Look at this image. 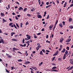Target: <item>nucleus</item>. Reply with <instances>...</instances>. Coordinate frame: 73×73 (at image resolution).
I'll return each instance as SVG.
<instances>
[{
    "label": "nucleus",
    "mask_w": 73,
    "mask_h": 73,
    "mask_svg": "<svg viewBox=\"0 0 73 73\" xmlns=\"http://www.w3.org/2000/svg\"><path fill=\"white\" fill-rule=\"evenodd\" d=\"M19 50V48H17L15 47H13V49L12 52H13L14 53H16V52L15 51V50Z\"/></svg>",
    "instance_id": "nucleus-1"
},
{
    "label": "nucleus",
    "mask_w": 73,
    "mask_h": 73,
    "mask_svg": "<svg viewBox=\"0 0 73 73\" xmlns=\"http://www.w3.org/2000/svg\"><path fill=\"white\" fill-rule=\"evenodd\" d=\"M26 37H27V38L28 40H29V39H31V36L30 35H26Z\"/></svg>",
    "instance_id": "nucleus-2"
},
{
    "label": "nucleus",
    "mask_w": 73,
    "mask_h": 73,
    "mask_svg": "<svg viewBox=\"0 0 73 73\" xmlns=\"http://www.w3.org/2000/svg\"><path fill=\"white\" fill-rule=\"evenodd\" d=\"M69 61H70V64H73V59H70Z\"/></svg>",
    "instance_id": "nucleus-3"
},
{
    "label": "nucleus",
    "mask_w": 73,
    "mask_h": 73,
    "mask_svg": "<svg viewBox=\"0 0 73 73\" xmlns=\"http://www.w3.org/2000/svg\"><path fill=\"white\" fill-rule=\"evenodd\" d=\"M6 56H8V58H12V56H10V55L7 54V53L6 54Z\"/></svg>",
    "instance_id": "nucleus-4"
},
{
    "label": "nucleus",
    "mask_w": 73,
    "mask_h": 73,
    "mask_svg": "<svg viewBox=\"0 0 73 73\" xmlns=\"http://www.w3.org/2000/svg\"><path fill=\"white\" fill-rule=\"evenodd\" d=\"M58 50H57L56 52L53 55V56H56V55H57L58 54Z\"/></svg>",
    "instance_id": "nucleus-5"
},
{
    "label": "nucleus",
    "mask_w": 73,
    "mask_h": 73,
    "mask_svg": "<svg viewBox=\"0 0 73 73\" xmlns=\"http://www.w3.org/2000/svg\"><path fill=\"white\" fill-rule=\"evenodd\" d=\"M71 40V39L70 38H69L67 39V40L66 41V42H70V41Z\"/></svg>",
    "instance_id": "nucleus-6"
},
{
    "label": "nucleus",
    "mask_w": 73,
    "mask_h": 73,
    "mask_svg": "<svg viewBox=\"0 0 73 73\" xmlns=\"http://www.w3.org/2000/svg\"><path fill=\"white\" fill-rule=\"evenodd\" d=\"M53 25H50L49 27V29H50V31H51V30H52V28H53Z\"/></svg>",
    "instance_id": "nucleus-7"
},
{
    "label": "nucleus",
    "mask_w": 73,
    "mask_h": 73,
    "mask_svg": "<svg viewBox=\"0 0 73 73\" xmlns=\"http://www.w3.org/2000/svg\"><path fill=\"white\" fill-rule=\"evenodd\" d=\"M37 17L38 19H41L42 18V16L40 15H38Z\"/></svg>",
    "instance_id": "nucleus-8"
},
{
    "label": "nucleus",
    "mask_w": 73,
    "mask_h": 73,
    "mask_svg": "<svg viewBox=\"0 0 73 73\" xmlns=\"http://www.w3.org/2000/svg\"><path fill=\"white\" fill-rule=\"evenodd\" d=\"M63 40H64V38H60V42H61V43L62 42V41H63Z\"/></svg>",
    "instance_id": "nucleus-9"
},
{
    "label": "nucleus",
    "mask_w": 73,
    "mask_h": 73,
    "mask_svg": "<svg viewBox=\"0 0 73 73\" xmlns=\"http://www.w3.org/2000/svg\"><path fill=\"white\" fill-rule=\"evenodd\" d=\"M12 40L13 41H18V40L16 39L15 38H13L12 39Z\"/></svg>",
    "instance_id": "nucleus-10"
},
{
    "label": "nucleus",
    "mask_w": 73,
    "mask_h": 73,
    "mask_svg": "<svg viewBox=\"0 0 73 73\" xmlns=\"http://www.w3.org/2000/svg\"><path fill=\"white\" fill-rule=\"evenodd\" d=\"M73 68V66H72L70 68H69L68 69V71H69V70H72V69Z\"/></svg>",
    "instance_id": "nucleus-11"
},
{
    "label": "nucleus",
    "mask_w": 73,
    "mask_h": 73,
    "mask_svg": "<svg viewBox=\"0 0 73 73\" xmlns=\"http://www.w3.org/2000/svg\"><path fill=\"white\" fill-rule=\"evenodd\" d=\"M38 26H37L36 25L35 26H34V28L36 29H36H38Z\"/></svg>",
    "instance_id": "nucleus-12"
},
{
    "label": "nucleus",
    "mask_w": 73,
    "mask_h": 73,
    "mask_svg": "<svg viewBox=\"0 0 73 73\" xmlns=\"http://www.w3.org/2000/svg\"><path fill=\"white\" fill-rule=\"evenodd\" d=\"M63 50L61 51V52L62 53H64V52H65V50H66V49H65V48H63Z\"/></svg>",
    "instance_id": "nucleus-13"
},
{
    "label": "nucleus",
    "mask_w": 73,
    "mask_h": 73,
    "mask_svg": "<svg viewBox=\"0 0 73 73\" xmlns=\"http://www.w3.org/2000/svg\"><path fill=\"white\" fill-rule=\"evenodd\" d=\"M1 41V43H3V44H4V40L3 39L1 38L0 39Z\"/></svg>",
    "instance_id": "nucleus-14"
},
{
    "label": "nucleus",
    "mask_w": 73,
    "mask_h": 73,
    "mask_svg": "<svg viewBox=\"0 0 73 73\" xmlns=\"http://www.w3.org/2000/svg\"><path fill=\"white\" fill-rule=\"evenodd\" d=\"M68 21H69L70 23V22L72 21V19L70 18L69 19Z\"/></svg>",
    "instance_id": "nucleus-15"
},
{
    "label": "nucleus",
    "mask_w": 73,
    "mask_h": 73,
    "mask_svg": "<svg viewBox=\"0 0 73 73\" xmlns=\"http://www.w3.org/2000/svg\"><path fill=\"white\" fill-rule=\"evenodd\" d=\"M14 34H15V33H14V32L11 33V37H12V36H13Z\"/></svg>",
    "instance_id": "nucleus-16"
},
{
    "label": "nucleus",
    "mask_w": 73,
    "mask_h": 73,
    "mask_svg": "<svg viewBox=\"0 0 73 73\" xmlns=\"http://www.w3.org/2000/svg\"><path fill=\"white\" fill-rule=\"evenodd\" d=\"M59 26L61 28H62V27H63V26H62V23H60L59 24Z\"/></svg>",
    "instance_id": "nucleus-17"
},
{
    "label": "nucleus",
    "mask_w": 73,
    "mask_h": 73,
    "mask_svg": "<svg viewBox=\"0 0 73 73\" xmlns=\"http://www.w3.org/2000/svg\"><path fill=\"white\" fill-rule=\"evenodd\" d=\"M1 16H2V17H3V16H4V13H1Z\"/></svg>",
    "instance_id": "nucleus-18"
},
{
    "label": "nucleus",
    "mask_w": 73,
    "mask_h": 73,
    "mask_svg": "<svg viewBox=\"0 0 73 73\" xmlns=\"http://www.w3.org/2000/svg\"><path fill=\"white\" fill-rule=\"evenodd\" d=\"M58 20H56L55 22V25H57V23H58Z\"/></svg>",
    "instance_id": "nucleus-19"
},
{
    "label": "nucleus",
    "mask_w": 73,
    "mask_h": 73,
    "mask_svg": "<svg viewBox=\"0 0 73 73\" xmlns=\"http://www.w3.org/2000/svg\"><path fill=\"white\" fill-rule=\"evenodd\" d=\"M66 58V55L64 54L63 59L65 60Z\"/></svg>",
    "instance_id": "nucleus-20"
},
{
    "label": "nucleus",
    "mask_w": 73,
    "mask_h": 73,
    "mask_svg": "<svg viewBox=\"0 0 73 73\" xmlns=\"http://www.w3.org/2000/svg\"><path fill=\"white\" fill-rule=\"evenodd\" d=\"M18 9L19 11H21V10H23V8H22V7H20Z\"/></svg>",
    "instance_id": "nucleus-21"
},
{
    "label": "nucleus",
    "mask_w": 73,
    "mask_h": 73,
    "mask_svg": "<svg viewBox=\"0 0 73 73\" xmlns=\"http://www.w3.org/2000/svg\"><path fill=\"white\" fill-rule=\"evenodd\" d=\"M67 4V3H66V2H65V3L64 4V6H63V7H64V8H65V7H66V5Z\"/></svg>",
    "instance_id": "nucleus-22"
},
{
    "label": "nucleus",
    "mask_w": 73,
    "mask_h": 73,
    "mask_svg": "<svg viewBox=\"0 0 73 73\" xmlns=\"http://www.w3.org/2000/svg\"><path fill=\"white\" fill-rule=\"evenodd\" d=\"M40 54H41L42 56H43V53H42V51H41L40 52Z\"/></svg>",
    "instance_id": "nucleus-23"
},
{
    "label": "nucleus",
    "mask_w": 73,
    "mask_h": 73,
    "mask_svg": "<svg viewBox=\"0 0 73 73\" xmlns=\"http://www.w3.org/2000/svg\"><path fill=\"white\" fill-rule=\"evenodd\" d=\"M57 25H55L53 27V31H54V29H55V28H56V26Z\"/></svg>",
    "instance_id": "nucleus-24"
},
{
    "label": "nucleus",
    "mask_w": 73,
    "mask_h": 73,
    "mask_svg": "<svg viewBox=\"0 0 73 73\" xmlns=\"http://www.w3.org/2000/svg\"><path fill=\"white\" fill-rule=\"evenodd\" d=\"M3 23H4L5 22H7V21L5 20L4 19V18L3 19Z\"/></svg>",
    "instance_id": "nucleus-25"
},
{
    "label": "nucleus",
    "mask_w": 73,
    "mask_h": 73,
    "mask_svg": "<svg viewBox=\"0 0 73 73\" xmlns=\"http://www.w3.org/2000/svg\"><path fill=\"white\" fill-rule=\"evenodd\" d=\"M11 68L12 70H13V69H15V68L14 66H11Z\"/></svg>",
    "instance_id": "nucleus-26"
},
{
    "label": "nucleus",
    "mask_w": 73,
    "mask_h": 73,
    "mask_svg": "<svg viewBox=\"0 0 73 73\" xmlns=\"http://www.w3.org/2000/svg\"><path fill=\"white\" fill-rule=\"evenodd\" d=\"M25 54L26 55V56H28V54L27 53V51H25Z\"/></svg>",
    "instance_id": "nucleus-27"
},
{
    "label": "nucleus",
    "mask_w": 73,
    "mask_h": 73,
    "mask_svg": "<svg viewBox=\"0 0 73 73\" xmlns=\"http://www.w3.org/2000/svg\"><path fill=\"white\" fill-rule=\"evenodd\" d=\"M43 64V62H41L38 65L39 66H40Z\"/></svg>",
    "instance_id": "nucleus-28"
},
{
    "label": "nucleus",
    "mask_w": 73,
    "mask_h": 73,
    "mask_svg": "<svg viewBox=\"0 0 73 73\" xmlns=\"http://www.w3.org/2000/svg\"><path fill=\"white\" fill-rule=\"evenodd\" d=\"M18 62H22L23 61V60L21 59H19L18 60Z\"/></svg>",
    "instance_id": "nucleus-29"
},
{
    "label": "nucleus",
    "mask_w": 73,
    "mask_h": 73,
    "mask_svg": "<svg viewBox=\"0 0 73 73\" xmlns=\"http://www.w3.org/2000/svg\"><path fill=\"white\" fill-rule=\"evenodd\" d=\"M56 66H54L52 68V69H56Z\"/></svg>",
    "instance_id": "nucleus-30"
},
{
    "label": "nucleus",
    "mask_w": 73,
    "mask_h": 73,
    "mask_svg": "<svg viewBox=\"0 0 73 73\" xmlns=\"http://www.w3.org/2000/svg\"><path fill=\"white\" fill-rule=\"evenodd\" d=\"M23 25V23H20L21 28H22L23 27V26H22Z\"/></svg>",
    "instance_id": "nucleus-31"
},
{
    "label": "nucleus",
    "mask_w": 73,
    "mask_h": 73,
    "mask_svg": "<svg viewBox=\"0 0 73 73\" xmlns=\"http://www.w3.org/2000/svg\"><path fill=\"white\" fill-rule=\"evenodd\" d=\"M5 70H6V72H7V73H10V72H9V71L8 70H7V68L5 69Z\"/></svg>",
    "instance_id": "nucleus-32"
},
{
    "label": "nucleus",
    "mask_w": 73,
    "mask_h": 73,
    "mask_svg": "<svg viewBox=\"0 0 73 73\" xmlns=\"http://www.w3.org/2000/svg\"><path fill=\"white\" fill-rule=\"evenodd\" d=\"M49 17H49V15H47V16L46 19H49Z\"/></svg>",
    "instance_id": "nucleus-33"
},
{
    "label": "nucleus",
    "mask_w": 73,
    "mask_h": 73,
    "mask_svg": "<svg viewBox=\"0 0 73 73\" xmlns=\"http://www.w3.org/2000/svg\"><path fill=\"white\" fill-rule=\"evenodd\" d=\"M51 71H55V72H58V70H51Z\"/></svg>",
    "instance_id": "nucleus-34"
},
{
    "label": "nucleus",
    "mask_w": 73,
    "mask_h": 73,
    "mask_svg": "<svg viewBox=\"0 0 73 73\" xmlns=\"http://www.w3.org/2000/svg\"><path fill=\"white\" fill-rule=\"evenodd\" d=\"M27 8H25L23 10V11L24 12H25V11H27Z\"/></svg>",
    "instance_id": "nucleus-35"
},
{
    "label": "nucleus",
    "mask_w": 73,
    "mask_h": 73,
    "mask_svg": "<svg viewBox=\"0 0 73 73\" xmlns=\"http://www.w3.org/2000/svg\"><path fill=\"white\" fill-rule=\"evenodd\" d=\"M13 23H11L9 24V26H11L12 25H13Z\"/></svg>",
    "instance_id": "nucleus-36"
},
{
    "label": "nucleus",
    "mask_w": 73,
    "mask_h": 73,
    "mask_svg": "<svg viewBox=\"0 0 73 73\" xmlns=\"http://www.w3.org/2000/svg\"><path fill=\"white\" fill-rule=\"evenodd\" d=\"M62 23H63V25H64H64H65V21H63L62 22Z\"/></svg>",
    "instance_id": "nucleus-37"
},
{
    "label": "nucleus",
    "mask_w": 73,
    "mask_h": 73,
    "mask_svg": "<svg viewBox=\"0 0 73 73\" xmlns=\"http://www.w3.org/2000/svg\"><path fill=\"white\" fill-rule=\"evenodd\" d=\"M52 65L54 66H56V64L55 63H51Z\"/></svg>",
    "instance_id": "nucleus-38"
},
{
    "label": "nucleus",
    "mask_w": 73,
    "mask_h": 73,
    "mask_svg": "<svg viewBox=\"0 0 73 73\" xmlns=\"http://www.w3.org/2000/svg\"><path fill=\"white\" fill-rule=\"evenodd\" d=\"M68 52H65V54H64V55H66V54H68Z\"/></svg>",
    "instance_id": "nucleus-39"
},
{
    "label": "nucleus",
    "mask_w": 73,
    "mask_h": 73,
    "mask_svg": "<svg viewBox=\"0 0 73 73\" xmlns=\"http://www.w3.org/2000/svg\"><path fill=\"white\" fill-rule=\"evenodd\" d=\"M55 58H56V57H54L52 59V61H54V60L55 59Z\"/></svg>",
    "instance_id": "nucleus-40"
},
{
    "label": "nucleus",
    "mask_w": 73,
    "mask_h": 73,
    "mask_svg": "<svg viewBox=\"0 0 73 73\" xmlns=\"http://www.w3.org/2000/svg\"><path fill=\"white\" fill-rule=\"evenodd\" d=\"M58 61H61L62 60L61 58H58Z\"/></svg>",
    "instance_id": "nucleus-41"
},
{
    "label": "nucleus",
    "mask_w": 73,
    "mask_h": 73,
    "mask_svg": "<svg viewBox=\"0 0 73 73\" xmlns=\"http://www.w3.org/2000/svg\"><path fill=\"white\" fill-rule=\"evenodd\" d=\"M25 63H26V64H29L30 63V62L27 61V62H25Z\"/></svg>",
    "instance_id": "nucleus-42"
},
{
    "label": "nucleus",
    "mask_w": 73,
    "mask_h": 73,
    "mask_svg": "<svg viewBox=\"0 0 73 73\" xmlns=\"http://www.w3.org/2000/svg\"><path fill=\"white\" fill-rule=\"evenodd\" d=\"M27 16H28L29 17H31V16H32L31 15L29 14H27Z\"/></svg>",
    "instance_id": "nucleus-43"
},
{
    "label": "nucleus",
    "mask_w": 73,
    "mask_h": 73,
    "mask_svg": "<svg viewBox=\"0 0 73 73\" xmlns=\"http://www.w3.org/2000/svg\"><path fill=\"white\" fill-rule=\"evenodd\" d=\"M66 49L67 50H69V47L68 46H67Z\"/></svg>",
    "instance_id": "nucleus-44"
},
{
    "label": "nucleus",
    "mask_w": 73,
    "mask_h": 73,
    "mask_svg": "<svg viewBox=\"0 0 73 73\" xmlns=\"http://www.w3.org/2000/svg\"><path fill=\"white\" fill-rule=\"evenodd\" d=\"M34 37L35 38H37V36L36 35H35L34 36Z\"/></svg>",
    "instance_id": "nucleus-45"
},
{
    "label": "nucleus",
    "mask_w": 73,
    "mask_h": 73,
    "mask_svg": "<svg viewBox=\"0 0 73 73\" xmlns=\"http://www.w3.org/2000/svg\"><path fill=\"white\" fill-rule=\"evenodd\" d=\"M60 34L61 35H63L64 34V33H62V32H61V31H60Z\"/></svg>",
    "instance_id": "nucleus-46"
},
{
    "label": "nucleus",
    "mask_w": 73,
    "mask_h": 73,
    "mask_svg": "<svg viewBox=\"0 0 73 73\" xmlns=\"http://www.w3.org/2000/svg\"><path fill=\"white\" fill-rule=\"evenodd\" d=\"M16 4H18V5H20V4L19 3V2L16 1V2L15 3Z\"/></svg>",
    "instance_id": "nucleus-47"
},
{
    "label": "nucleus",
    "mask_w": 73,
    "mask_h": 73,
    "mask_svg": "<svg viewBox=\"0 0 73 73\" xmlns=\"http://www.w3.org/2000/svg\"><path fill=\"white\" fill-rule=\"evenodd\" d=\"M69 27L70 28H71V29H73V26H69Z\"/></svg>",
    "instance_id": "nucleus-48"
},
{
    "label": "nucleus",
    "mask_w": 73,
    "mask_h": 73,
    "mask_svg": "<svg viewBox=\"0 0 73 73\" xmlns=\"http://www.w3.org/2000/svg\"><path fill=\"white\" fill-rule=\"evenodd\" d=\"M33 69H35V70H37V68H36V67H34Z\"/></svg>",
    "instance_id": "nucleus-49"
},
{
    "label": "nucleus",
    "mask_w": 73,
    "mask_h": 73,
    "mask_svg": "<svg viewBox=\"0 0 73 73\" xmlns=\"http://www.w3.org/2000/svg\"><path fill=\"white\" fill-rule=\"evenodd\" d=\"M46 42L48 43H49H49H50V41H49L48 40H46Z\"/></svg>",
    "instance_id": "nucleus-50"
},
{
    "label": "nucleus",
    "mask_w": 73,
    "mask_h": 73,
    "mask_svg": "<svg viewBox=\"0 0 73 73\" xmlns=\"http://www.w3.org/2000/svg\"><path fill=\"white\" fill-rule=\"evenodd\" d=\"M36 49L37 50H38V49H39V48L38 47H37L36 48Z\"/></svg>",
    "instance_id": "nucleus-51"
},
{
    "label": "nucleus",
    "mask_w": 73,
    "mask_h": 73,
    "mask_svg": "<svg viewBox=\"0 0 73 73\" xmlns=\"http://www.w3.org/2000/svg\"><path fill=\"white\" fill-rule=\"evenodd\" d=\"M51 37L52 38L53 37V36H54V35H53V34H51Z\"/></svg>",
    "instance_id": "nucleus-52"
},
{
    "label": "nucleus",
    "mask_w": 73,
    "mask_h": 73,
    "mask_svg": "<svg viewBox=\"0 0 73 73\" xmlns=\"http://www.w3.org/2000/svg\"><path fill=\"white\" fill-rule=\"evenodd\" d=\"M31 11H32V12H33L34 11H35V9H31Z\"/></svg>",
    "instance_id": "nucleus-53"
},
{
    "label": "nucleus",
    "mask_w": 73,
    "mask_h": 73,
    "mask_svg": "<svg viewBox=\"0 0 73 73\" xmlns=\"http://www.w3.org/2000/svg\"><path fill=\"white\" fill-rule=\"evenodd\" d=\"M37 35L38 36H39L40 35H41V33H38L37 34Z\"/></svg>",
    "instance_id": "nucleus-54"
},
{
    "label": "nucleus",
    "mask_w": 73,
    "mask_h": 73,
    "mask_svg": "<svg viewBox=\"0 0 73 73\" xmlns=\"http://www.w3.org/2000/svg\"><path fill=\"white\" fill-rule=\"evenodd\" d=\"M52 4H54V5H55V3H54V1H52Z\"/></svg>",
    "instance_id": "nucleus-55"
},
{
    "label": "nucleus",
    "mask_w": 73,
    "mask_h": 73,
    "mask_svg": "<svg viewBox=\"0 0 73 73\" xmlns=\"http://www.w3.org/2000/svg\"><path fill=\"white\" fill-rule=\"evenodd\" d=\"M56 1L58 4H59V1L58 0H56Z\"/></svg>",
    "instance_id": "nucleus-56"
},
{
    "label": "nucleus",
    "mask_w": 73,
    "mask_h": 73,
    "mask_svg": "<svg viewBox=\"0 0 73 73\" xmlns=\"http://www.w3.org/2000/svg\"><path fill=\"white\" fill-rule=\"evenodd\" d=\"M29 24V23L28 22H27L26 23V24H25V25H28Z\"/></svg>",
    "instance_id": "nucleus-57"
},
{
    "label": "nucleus",
    "mask_w": 73,
    "mask_h": 73,
    "mask_svg": "<svg viewBox=\"0 0 73 73\" xmlns=\"http://www.w3.org/2000/svg\"><path fill=\"white\" fill-rule=\"evenodd\" d=\"M15 17L16 20H18V19H19V18H17V16H15Z\"/></svg>",
    "instance_id": "nucleus-58"
},
{
    "label": "nucleus",
    "mask_w": 73,
    "mask_h": 73,
    "mask_svg": "<svg viewBox=\"0 0 73 73\" xmlns=\"http://www.w3.org/2000/svg\"><path fill=\"white\" fill-rule=\"evenodd\" d=\"M44 29H45L44 28H42L41 30V31H44Z\"/></svg>",
    "instance_id": "nucleus-59"
},
{
    "label": "nucleus",
    "mask_w": 73,
    "mask_h": 73,
    "mask_svg": "<svg viewBox=\"0 0 73 73\" xmlns=\"http://www.w3.org/2000/svg\"><path fill=\"white\" fill-rule=\"evenodd\" d=\"M17 16L18 17H21V15H17Z\"/></svg>",
    "instance_id": "nucleus-60"
},
{
    "label": "nucleus",
    "mask_w": 73,
    "mask_h": 73,
    "mask_svg": "<svg viewBox=\"0 0 73 73\" xmlns=\"http://www.w3.org/2000/svg\"><path fill=\"white\" fill-rule=\"evenodd\" d=\"M73 3L71 4L70 5V7H73Z\"/></svg>",
    "instance_id": "nucleus-61"
},
{
    "label": "nucleus",
    "mask_w": 73,
    "mask_h": 73,
    "mask_svg": "<svg viewBox=\"0 0 73 73\" xmlns=\"http://www.w3.org/2000/svg\"><path fill=\"white\" fill-rule=\"evenodd\" d=\"M42 51L44 53H45V50L44 49L42 50Z\"/></svg>",
    "instance_id": "nucleus-62"
},
{
    "label": "nucleus",
    "mask_w": 73,
    "mask_h": 73,
    "mask_svg": "<svg viewBox=\"0 0 73 73\" xmlns=\"http://www.w3.org/2000/svg\"><path fill=\"white\" fill-rule=\"evenodd\" d=\"M40 45V43H37V45H38V46H39V45Z\"/></svg>",
    "instance_id": "nucleus-63"
},
{
    "label": "nucleus",
    "mask_w": 73,
    "mask_h": 73,
    "mask_svg": "<svg viewBox=\"0 0 73 73\" xmlns=\"http://www.w3.org/2000/svg\"><path fill=\"white\" fill-rule=\"evenodd\" d=\"M48 37H49V36H48V35H46V38H48Z\"/></svg>",
    "instance_id": "nucleus-64"
}]
</instances>
